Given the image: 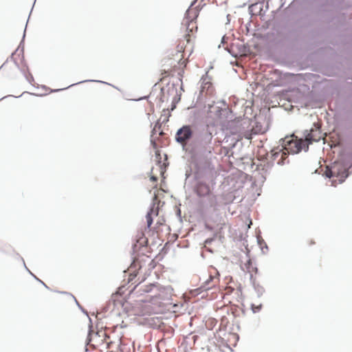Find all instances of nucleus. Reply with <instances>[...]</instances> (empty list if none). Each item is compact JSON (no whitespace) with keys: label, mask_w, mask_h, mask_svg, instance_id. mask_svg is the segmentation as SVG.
Here are the masks:
<instances>
[{"label":"nucleus","mask_w":352,"mask_h":352,"mask_svg":"<svg viewBox=\"0 0 352 352\" xmlns=\"http://www.w3.org/2000/svg\"><path fill=\"white\" fill-rule=\"evenodd\" d=\"M167 121H168V118L166 120H164V122H167Z\"/></svg>","instance_id":"aec40b11"},{"label":"nucleus","mask_w":352,"mask_h":352,"mask_svg":"<svg viewBox=\"0 0 352 352\" xmlns=\"http://www.w3.org/2000/svg\"><path fill=\"white\" fill-rule=\"evenodd\" d=\"M196 193L199 197L210 196L211 194L210 188L208 184L199 182L196 186Z\"/></svg>","instance_id":"0eeeda50"},{"label":"nucleus","mask_w":352,"mask_h":352,"mask_svg":"<svg viewBox=\"0 0 352 352\" xmlns=\"http://www.w3.org/2000/svg\"><path fill=\"white\" fill-rule=\"evenodd\" d=\"M96 337H98V338H103V339H102L101 340L103 342H104L107 344V349H109L111 347V342L109 341V339H110V337L109 336H107L105 333L104 332H100V333H97L96 335H95Z\"/></svg>","instance_id":"9d476101"},{"label":"nucleus","mask_w":352,"mask_h":352,"mask_svg":"<svg viewBox=\"0 0 352 352\" xmlns=\"http://www.w3.org/2000/svg\"><path fill=\"white\" fill-rule=\"evenodd\" d=\"M146 314H151V311H149V310H148V311H146Z\"/></svg>","instance_id":"6ab92c4d"},{"label":"nucleus","mask_w":352,"mask_h":352,"mask_svg":"<svg viewBox=\"0 0 352 352\" xmlns=\"http://www.w3.org/2000/svg\"><path fill=\"white\" fill-rule=\"evenodd\" d=\"M201 92H205L206 95H212L214 92L212 82L210 81L204 82L201 86Z\"/></svg>","instance_id":"1a4fd4ad"},{"label":"nucleus","mask_w":352,"mask_h":352,"mask_svg":"<svg viewBox=\"0 0 352 352\" xmlns=\"http://www.w3.org/2000/svg\"><path fill=\"white\" fill-rule=\"evenodd\" d=\"M283 148L287 153V154H296L301 151L302 149H307V144L301 139L294 135L286 137L283 140Z\"/></svg>","instance_id":"7ed1b4c3"},{"label":"nucleus","mask_w":352,"mask_h":352,"mask_svg":"<svg viewBox=\"0 0 352 352\" xmlns=\"http://www.w3.org/2000/svg\"><path fill=\"white\" fill-rule=\"evenodd\" d=\"M214 279V277H212V276H210V280L211 281H212Z\"/></svg>","instance_id":"a211bd4d"},{"label":"nucleus","mask_w":352,"mask_h":352,"mask_svg":"<svg viewBox=\"0 0 352 352\" xmlns=\"http://www.w3.org/2000/svg\"><path fill=\"white\" fill-rule=\"evenodd\" d=\"M324 174L331 179L332 185L336 186L348 177V169L342 162H335L327 167Z\"/></svg>","instance_id":"f03ea898"},{"label":"nucleus","mask_w":352,"mask_h":352,"mask_svg":"<svg viewBox=\"0 0 352 352\" xmlns=\"http://www.w3.org/2000/svg\"><path fill=\"white\" fill-rule=\"evenodd\" d=\"M245 138H246L247 139H250V137H249V136H247V137H245Z\"/></svg>","instance_id":"412c9836"},{"label":"nucleus","mask_w":352,"mask_h":352,"mask_svg":"<svg viewBox=\"0 0 352 352\" xmlns=\"http://www.w3.org/2000/svg\"><path fill=\"white\" fill-rule=\"evenodd\" d=\"M161 126L158 124H156L153 129V135H155L157 132L159 131L160 135L162 134V132L160 131Z\"/></svg>","instance_id":"ddd939ff"},{"label":"nucleus","mask_w":352,"mask_h":352,"mask_svg":"<svg viewBox=\"0 0 352 352\" xmlns=\"http://www.w3.org/2000/svg\"><path fill=\"white\" fill-rule=\"evenodd\" d=\"M243 270L250 274V278H253L254 274H256L257 273V268L254 267L252 264V262L250 259H249L242 267Z\"/></svg>","instance_id":"6e6552de"},{"label":"nucleus","mask_w":352,"mask_h":352,"mask_svg":"<svg viewBox=\"0 0 352 352\" xmlns=\"http://www.w3.org/2000/svg\"><path fill=\"white\" fill-rule=\"evenodd\" d=\"M150 179L153 182H156L157 181V178L155 176H151L150 177Z\"/></svg>","instance_id":"dca6fc26"},{"label":"nucleus","mask_w":352,"mask_h":352,"mask_svg":"<svg viewBox=\"0 0 352 352\" xmlns=\"http://www.w3.org/2000/svg\"><path fill=\"white\" fill-rule=\"evenodd\" d=\"M320 124L314 123L311 129L308 131L305 132V142L307 144V148L308 145L314 142H318L322 139H324L323 134L320 130Z\"/></svg>","instance_id":"20e7f679"},{"label":"nucleus","mask_w":352,"mask_h":352,"mask_svg":"<svg viewBox=\"0 0 352 352\" xmlns=\"http://www.w3.org/2000/svg\"><path fill=\"white\" fill-rule=\"evenodd\" d=\"M153 214H155V215H157V212H155L153 208H151L146 216V223H147V226L148 228H150L153 223L152 215Z\"/></svg>","instance_id":"9b49d317"},{"label":"nucleus","mask_w":352,"mask_h":352,"mask_svg":"<svg viewBox=\"0 0 352 352\" xmlns=\"http://www.w3.org/2000/svg\"><path fill=\"white\" fill-rule=\"evenodd\" d=\"M198 14V10L196 8H189L183 20L182 25L185 27L186 33L184 39H179L176 47L177 52L180 54V60H182L184 58L182 53L185 51L187 44H190L191 38L195 36V34L197 32L198 27L195 20Z\"/></svg>","instance_id":"f257e3e1"},{"label":"nucleus","mask_w":352,"mask_h":352,"mask_svg":"<svg viewBox=\"0 0 352 352\" xmlns=\"http://www.w3.org/2000/svg\"><path fill=\"white\" fill-rule=\"evenodd\" d=\"M192 126L190 125H184L180 128L175 135L176 141L183 145H186L187 142L192 136Z\"/></svg>","instance_id":"39448f33"},{"label":"nucleus","mask_w":352,"mask_h":352,"mask_svg":"<svg viewBox=\"0 0 352 352\" xmlns=\"http://www.w3.org/2000/svg\"><path fill=\"white\" fill-rule=\"evenodd\" d=\"M287 153L282 147L275 148L271 151V160L277 164H284L287 158Z\"/></svg>","instance_id":"423d86ee"},{"label":"nucleus","mask_w":352,"mask_h":352,"mask_svg":"<svg viewBox=\"0 0 352 352\" xmlns=\"http://www.w3.org/2000/svg\"><path fill=\"white\" fill-rule=\"evenodd\" d=\"M173 72V69H162L161 70V76H162V78H160V80H162V79L166 77V76L169 75L170 74V72Z\"/></svg>","instance_id":"f8f14e48"},{"label":"nucleus","mask_w":352,"mask_h":352,"mask_svg":"<svg viewBox=\"0 0 352 352\" xmlns=\"http://www.w3.org/2000/svg\"><path fill=\"white\" fill-rule=\"evenodd\" d=\"M210 199L212 200V201L213 202V204H212V206H216V197L214 195H212L210 196Z\"/></svg>","instance_id":"2eb2a0df"},{"label":"nucleus","mask_w":352,"mask_h":352,"mask_svg":"<svg viewBox=\"0 0 352 352\" xmlns=\"http://www.w3.org/2000/svg\"><path fill=\"white\" fill-rule=\"evenodd\" d=\"M182 65H184V67H186V60H183L182 63Z\"/></svg>","instance_id":"f3484780"},{"label":"nucleus","mask_w":352,"mask_h":352,"mask_svg":"<svg viewBox=\"0 0 352 352\" xmlns=\"http://www.w3.org/2000/svg\"><path fill=\"white\" fill-rule=\"evenodd\" d=\"M316 244L315 241L313 239L309 238L306 240V245L307 246H311Z\"/></svg>","instance_id":"4468645a"}]
</instances>
